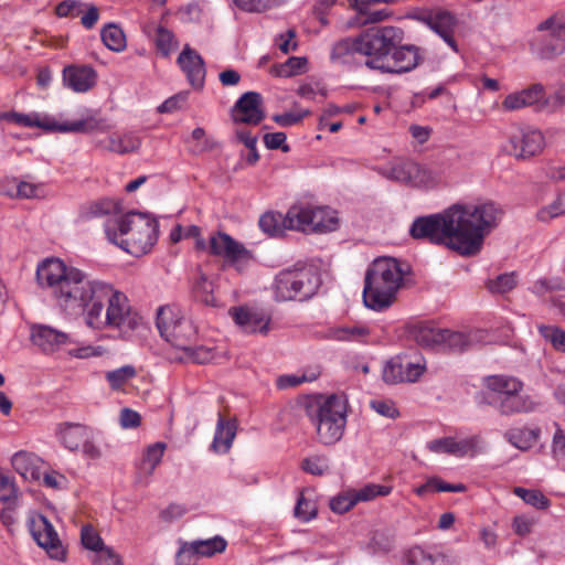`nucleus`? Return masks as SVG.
I'll list each match as a JSON object with an SVG mask.
<instances>
[{
	"mask_svg": "<svg viewBox=\"0 0 565 565\" xmlns=\"http://www.w3.org/2000/svg\"><path fill=\"white\" fill-rule=\"evenodd\" d=\"M262 102V96L257 92L243 94L232 109L234 121L258 125L265 118Z\"/></svg>",
	"mask_w": 565,
	"mask_h": 565,
	"instance_id": "nucleus-22",
	"label": "nucleus"
},
{
	"mask_svg": "<svg viewBox=\"0 0 565 565\" xmlns=\"http://www.w3.org/2000/svg\"><path fill=\"white\" fill-rule=\"evenodd\" d=\"M502 216V209L493 201L457 203L441 213L415 218L409 234L415 239L472 256L480 252L484 237L499 225Z\"/></svg>",
	"mask_w": 565,
	"mask_h": 565,
	"instance_id": "nucleus-1",
	"label": "nucleus"
},
{
	"mask_svg": "<svg viewBox=\"0 0 565 565\" xmlns=\"http://www.w3.org/2000/svg\"><path fill=\"white\" fill-rule=\"evenodd\" d=\"M555 433L552 439V452L554 457H565V430L559 426L558 423L553 424Z\"/></svg>",
	"mask_w": 565,
	"mask_h": 565,
	"instance_id": "nucleus-59",
	"label": "nucleus"
},
{
	"mask_svg": "<svg viewBox=\"0 0 565 565\" xmlns=\"http://www.w3.org/2000/svg\"><path fill=\"white\" fill-rule=\"evenodd\" d=\"M409 565H433V553L426 552L422 547H414L408 553Z\"/></svg>",
	"mask_w": 565,
	"mask_h": 565,
	"instance_id": "nucleus-62",
	"label": "nucleus"
},
{
	"mask_svg": "<svg viewBox=\"0 0 565 565\" xmlns=\"http://www.w3.org/2000/svg\"><path fill=\"white\" fill-rule=\"evenodd\" d=\"M295 515L303 521H309L316 515V507L301 494L295 507Z\"/></svg>",
	"mask_w": 565,
	"mask_h": 565,
	"instance_id": "nucleus-56",
	"label": "nucleus"
},
{
	"mask_svg": "<svg viewBox=\"0 0 565 565\" xmlns=\"http://www.w3.org/2000/svg\"><path fill=\"white\" fill-rule=\"evenodd\" d=\"M141 146V139L135 132L113 134L107 139L104 148L110 152L126 154L137 151Z\"/></svg>",
	"mask_w": 565,
	"mask_h": 565,
	"instance_id": "nucleus-30",
	"label": "nucleus"
},
{
	"mask_svg": "<svg viewBox=\"0 0 565 565\" xmlns=\"http://www.w3.org/2000/svg\"><path fill=\"white\" fill-rule=\"evenodd\" d=\"M443 344H440V350L460 353L466 351L471 342L469 337L459 331H451L448 329H443Z\"/></svg>",
	"mask_w": 565,
	"mask_h": 565,
	"instance_id": "nucleus-36",
	"label": "nucleus"
},
{
	"mask_svg": "<svg viewBox=\"0 0 565 565\" xmlns=\"http://www.w3.org/2000/svg\"><path fill=\"white\" fill-rule=\"evenodd\" d=\"M355 53L360 54L359 36L355 39L345 38L333 44L330 58L334 63L347 64Z\"/></svg>",
	"mask_w": 565,
	"mask_h": 565,
	"instance_id": "nucleus-34",
	"label": "nucleus"
},
{
	"mask_svg": "<svg viewBox=\"0 0 565 565\" xmlns=\"http://www.w3.org/2000/svg\"><path fill=\"white\" fill-rule=\"evenodd\" d=\"M430 451L437 455H449L455 457H475L481 452V443L478 437L468 438L443 437L427 444Z\"/></svg>",
	"mask_w": 565,
	"mask_h": 565,
	"instance_id": "nucleus-18",
	"label": "nucleus"
},
{
	"mask_svg": "<svg viewBox=\"0 0 565 565\" xmlns=\"http://www.w3.org/2000/svg\"><path fill=\"white\" fill-rule=\"evenodd\" d=\"M416 343L423 348L438 349L443 344V329L429 326H418L413 331Z\"/></svg>",
	"mask_w": 565,
	"mask_h": 565,
	"instance_id": "nucleus-33",
	"label": "nucleus"
},
{
	"mask_svg": "<svg viewBox=\"0 0 565 565\" xmlns=\"http://www.w3.org/2000/svg\"><path fill=\"white\" fill-rule=\"evenodd\" d=\"M104 228L110 243L136 257L149 253L159 234V224L154 217L135 211L108 218Z\"/></svg>",
	"mask_w": 565,
	"mask_h": 565,
	"instance_id": "nucleus-3",
	"label": "nucleus"
},
{
	"mask_svg": "<svg viewBox=\"0 0 565 565\" xmlns=\"http://www.w3.org/2000/svg\"><path fill=\"white\" fill-rule=\"evenodd\" d=\"M466 489L463 483H449L440 478H430L416 489V493L423 495L427 492H465Z\"/></svg>",
	"mask_w": 565,
	"mask_h": 565,
	"instance_id": "nucleus-39",
	"label": "nucleus"
},
{
	"mask_svg": "<svg viewBox=\"0 0 565 565\" xmlns=\"http://www.w3.org/2000/svg\"><path fill=\"white\" fill-rule=\"evenodd\" d=\"M536 30L547 32L535 39V50L541 58L551 60L565 52V10L553 13Z\"/></svg>",
	"mask_w": 565,
	"mask_h": 565,
	"instance_id": "nucleus-13",
	"label": "nucleus"
},
{
	"mask_svg": "<svg viewBox=\"0 0 565 565\" xmlns=\"http://www.w3.org/2000/svg\"><path fill=\"white\" fill-rule=\"evenodd\" d=\"M403 282V271L396 259L382 257L375 259L364 277L363 302L365 307L384 311L396 300V294Z\"/></svg>",
	"mask_w": 565,
	"mask_h": 565,
	"instance_id": "nucleus-4",
	"label": "nucleus"
},
{
	"mask_svg": "<svg viewBox=\"0 0 565 565\" xmlns=\"http://www.w3.org/2000/svg\"><path fill=\"white\" fill-rule=\"evenodd\" d=\"M31 341L43 352H54L61 347L72 343L71 337L67 333L44 324L32 327Z\"/></svg>",
	"mask_w": 565,
	"mask_h": 565,
	"instance_id": "nucleus-24",
	"label": "nucleus"
},
{
	"mask_svg": "<svg viewBox=\"0 0 565 565\" xmlns=\"http://www.w3.org/2000/svg\"><path fill=\"white\" fill-rule=\"evenodd\" d=\"M371 330L364 324H354L334 328L329 331V338L337 341H350L365 343Z\"/></svg>",
	"mask_w": 565,
	"mask_h": 565,
	"instance_id": "nucleus-32",
	"label": "nucleus"
},
{
	"mask_svg": "<svg viewBox=\"0 0 565 565\" xmlns=\"http://www.w3.org/2000/svg\"><path fill=\"white\" fill-rule=\"evenodd\" d=\"M392 492V487L369 483L360 489H348L330 501V508L335 513H345L359 502H367L377 497H385Z\"/></svg>",
	"mask_w": 565,
	"mask_h": 565,
	"instance_id": "nucleus-16",
	"label": "nucleus"
},
{
	"mask_svg": "<svg viewBox=\"0 0 565 565\" xmlns=\"http://www.w3.org/2000/svg\"><path fill=\"white\" fill-rule=\"evenodd\" d=\"M260 230L270 235L279 236L284 234L285 230H290L287 224V214L284 216L281 213L266 212L259 218Z\"/></svg>",
	"mask_w": 565,
	"mask_h": 565,
	"instance_id": "nucleus-35",
	"label": "nucleus"
},
{
	"mask_svg": "<svg viewBox=\"0 0 565 565\" xmlns=\"http://www.w3.org/2000/svg\"><path fill=\"white\" fill-rule=\"evenodd\" d=\"M488 392L484 394L487 404L492 405L511 393H521L523 383L508 375H491L486 379Z\"/></svg>",
	"mask_w": 565,
	"mask_h": 565,
	"instance_id": "nucleus-25",
	"label": "nucleus"
},
{
	"mask_svg": "<svg viewBox=\"0 0 565 565\" xmlns=\"http://www.w3.org/2000/svg\"><path fill=\"white\" fill-rule=\"evenodd\" d=\"M58 441L70 451L89 458L106 456L98 435L93 428L79 423H60L55 429Z\"/></svg>",
	"mask_w": 565,
	"mask_h": 565,
	"instance_id": "nucleus-9",
	"label": "nucleus"
},
{
	"mask_svg": "<svg viewBox=\"0 0 565 565\" xmlns=\"http://www.w3.org/2000/svg\"><path fill=\"white\" fill-rule=\"evenodd\" d=\"M29 531L39 546L46 550L55 559H63L65 551L52 523L41 513H30L28 518Z\"/></svg>",
	"mask_w": 565,
	"mask_h": 565,
	"instance_id": "nucleus-15",
	"label": "nucleus"
},
{
	"mask_svg": "<svg viewBox=\"0 0 565 565\" xmlns=\"http://www.w3.org/2000/svg\"><path fill=\"white\" fill-rule=\"evenodd\" d=\"M81 540L84 547L94 551L96 554L105 548L102 537L90 525L82 527Z\"/></svg>",
	"mask_w": 565,
	"mask_h": 565,
	"instance_id": "nucleus-49",
	"label": "nucleus"
},
{
	"mask_svg": "<svg viewBox=\"0 0 565 565\" xmlns=\"http://www.w3.org/2000/svg\"><path fill=\"white\" fill-rule=\"evenodd\" d=\"M0 120L12 122L26 128H42L47 131L61 132H92L98 122L94 118L75 120L72 122L57 124L49 118H41L36 113L4 111L0 114Z\"/></svg>",
	"mask_w": 565,
	"mask_h": 565,
	"instance_id": "nucleus-12",
	"label": "nucleus"
},
{
	"mask_svg": "<svg viewBox=\"0 0 565 565\" xmlns=\"http://www.w3.org/2000/svg\"><path fill=\"white\" fill-rule=\"evenodd\" d=\"M154 43L157 50L164 57H168L178 45L174 34L170 30L161 25L157 28Z\"/></svg>",
	"mask_w": 565,
	"mask_h": 565,
	"instance_id": "nucleus-42",
	"label": "nucleus"
},
{
	"mask_svg": "<svg viewBox=\"0 0 565 565\" xmlns=\"http://www.w3.org/2000/svg\"><path fill=\"white\" fill-rule=\"evenodd\" d=\"M339 220L329 207L294 205L287 212L290 230L327 233L337 230Z\"/></svg>",
	"mask_w": 565,
	"mask_h": 565,
	"instance_id": "nucleus-11",
	"label": "nucleus"
},
{
	"mask_svg": "<svg viewBox=\"0 0 565 565\" xmlns=\"http://www.w3.org/2000/svg\"><path fill=\"white\" fill-rule=\"evenodd\" d=\"M228 313L245 333L267 334L269 331L271 317L263 309L241 306L231 308Z\"/></svg>",
	"mask_w": 565,
	"mask_h": 565,
	"instance_id": "nucleus-19",
	"label": "nucleus"
},
{
	"mask_svg": "<svg viewBox=\"0 0 565 565\" xmlns=\"http://www.w3.org/2000/svg\"><path fill=\"white\" fill-rule=\"evenodd\" d=\"M403 375L406 382L417 381L424 373L425 366L418 362L403 361L402 360Z\"/></svg>",
	"mask_w": 565,
	"mask_h": 565,
	"instance_id": "nucleus-63",
	"label": "nucleus"
},
{
	"mask_svg": "<svg viewBox=\"0 0 565 565\" xmlns=\"http://www.w3.org/2000/svg\"><path fill=\"white\" fill-rule=\"evenodd\" d=\"M156 323L161 337L182 351L190 349L196 337L195 327L181 315L177 306L159 307Z\"/></svg>",
	"mask_w": 565,
	"mask_h": 565,
	"instance_id": "nucleus-10",
	"label": "nucleus"
},
{
	"mask_svg": "<svg viewBox=\"0 0 565 565\" xmlns=\"http://www.w3.org/2000/svg\"><path fill=\"white\" fill-rule=\"evenodd\" d=\"M513 493L521 498L526 504L539 510H546L551 505L550 499H547L540 490L515 487L513 489Z\"/></svg>",
	"mask_w": 565,
	"mask_h": 565,
	"instance_id": "nucleus-41",
	"label": "nucleus"
},
{
	"mask_svg": "<svg viewBox=\"0 0 565 565\" xmlns=\"http://www.w3.org/2000/svg\"><path fill=\"white\" fill-rule=\"evenodd\" d=\"M562 215H565V198L562 194H558L551 204L543 206L536 213L537 220L544 223Z\"/></svg>",
	"mask_w": 565,
	"mask_h": 565,
	"instance_id": "nucleus-44",
	"label": "nucleus"
},
{
	"mask_svg": "<svg viewBox=\"0 0 565 565\" xmlns=\"http://www.w3.org/2000/svg\"><path fill=\"white\" fill-rule=\"evenodd\" d=\"M83 4L76 0H65L57 4L55 12L58 17H77L82 12Z\"/></svg>",
	"mask_w": 565,
	"mask_h": 565,
	"instance_id": "nucleus-64",
	"label": "nucleus"
},
{
	"mask_svg": "<svg viewBox=\"0 0 565 565\" xmlns=\"http://www.w3.org/2000/svg\"><path fill=\"white\" fill-rule=\"evenodd\" d=\"M188 95H189L188 92H181V93H178V94L171 96L170 98L164 100L158 107V111L159 113H172L178 109H181L188 99Z\"/></svg>",
	"mask_w": 565,
	"mask_h": 565,
	"instance_id": "nucleus-57",
	"label": "nucleus"
},
{
	"mask_svg": "<svg viewBox=\"0 0 565 565\" xmlns=\"http://www.w3.org/2000/svg\"><path fill=\"white\" fill-rule=\"evenodd\" d=\"M519 94L524 99L527 107L536 106L537 109L542 110L548 106V100H546L545 96V88L542 84H533L530 87L520 90Z\"/></svg>",
	"mask_w": 565,
	"mask_h": 565,
	"instance_id": "nucleus-40",
	"label": "nucleus"
},
{
	"mask_svg": "<svg viewBox=\"0 0 565 565\" xmlns=\"http://www.w3.org/2000/svg\"><path fill=\"white\" fill-rule=\"evenodd\" d=\"M375 1L362 0L359 7L360 13L365 17V21L375 23L383 21L388 17L386 10H371L370 6L375 4Z\"/></svg>",
	"mask_w": 565,
	"mask_h": 565,
	"instance_id": "nucleus-55",
	"label": "nucleus"
},
{
	"mask_svg": "<svg viewBox=\"0 0 565 565\" xmlns=\"http://www.w3.org/2000/svg\"><path fill=\"white\" fill-rule=\"evenodd\" d=\"M210 253L222 257L226 264L243 271L254 260L253 253L242 243L224 232H217L210 237Z\"/></svg>",
	"mask_w": 565,
	"mask_h": 565,
	"instance_id": "nucleus-14",
	"label": "nucleus"
},
{
	"mask_svg": "<svg viewBox=\"0 0 565 565\" xmlns=\"http://www.w3.org/2000/svg\"><path fill=\"white\" fill-rule=\"evenodd\" d=\"M402 358H392L383 367L382 377L387 384H398L406 382L403 375Z\"/></svg>",
	"mask_w": 565,
	"mask_h": 565,
	"instance_id": "nucleus-46",
	"label": "nucleus"
},
{
	"mask_svg": "<svg viewBox=\"0 0 565 565\" xmlns=\"http://www.w3.org/2000/svg\"><path fill=\"white\" fill-rule=\"evenodd\" d=\"M196 548L193 542L183 543L175 555L177 565H196L199 561Z\"/></svg>",
	"mask_w": 565,
	"mask_h": 565,
	"instance_id": "nucleus-51",
	"label": "nucleus"
},
{
	"mask_svg": "<svg viewBox=\"0 0 565 565\" xmlns=\"http://www.w3.org/2000/svg\"><path fill=\"white\" fill-rule=\"evenodd\" d=\"M93 562L95 565H124L119 555L109 547H105L98 554H95Z\"/></svg>",
	"mask_w": 565,
	"mask_h": 565,
	"instance_id": "nucleus-61",
	"label": "nucleus"
},
{
	"mask_svg": "<svg viewBox=\"0 0 565 565\" xmlns=\"http://www.w3.org/2000/svg\"><path fill=\"white\" fill-rule=\"evenodd\" d=\"M137 372L132 365H124L116 370L106 373V380L108 381L113 390H119L129 380L136 376Z\"/></svg>",
	"mask_w": 565,
	"mask_h": 565,
	"instance_id": "nucleus-45",
	"label": "nucleus"
},
{
	"mask_svg": "<svg viewBox=\"0 0 565 565\" xmlns=\"http://www.w3.org/2000/svg\"><path fill=\"white\" fill-rule=\"evenodd\" d=\"M177 63L193 89L202 90L206 76V67L203 57L186 44L179 54Z\"/></svg>",
	"mask_w": 565,
	"mask_h": 565,
	"instance_id": "nucleus-20",
	"label": "nucleus"
},
{
	"mask_svg": "<svg viewBox=\"0 0 565 565\" xmlns=\"http://www.w3.org/2000/svg\"><path fill=\"white\" fill-rule=\"evenodd\" d=\"M512 153L518 159H530L540 154L545 147L543 134L532 127H518L510 137Z\"/></svg>",
	"mask_w": 565,
	"mask_h": 565,
	"instance_id": "nucleus-17",
	"label": "nucleus"
},
{
	"mask_svg": "<svg viewBox=\"0 0 565 565\" xmlns=\"http://www.w3.org/2000/svg\"><path fill=\"white\" fill-rule=\"evenodd\" d=\"M199 557H212L215 554L223 553L226 550L227 542L222 536H214L207 540L192 541Z\"/></svg>",
	"mask_w": 565,
	"mask_h": 565,
	"instance_id": "nucleus-38",
	"label": "nucleus"
},
{
	"mask_svg": "<svg viewBox=\"0 0 565 565\" xmlns=\"http://www.w3.org/2000/svg\"><path fill=\"white\" fill-rule=\"evenodd\" d=\"M36 280L51 291L62 308L82 312L92 329L100 322V313L115 288L104 280L87 279L85 273L67 267L57 258H49L38 265Z\"/></svg>",
	"mask_w": 565,
	"mask_h": 565,
	"instance_id": "nucleus-2",
	"label": "nucleus"
},
{
	"mask_svg": "<svg viewBox=\"0 0 565 565\" xmlns=\"http://www.w3.org/2000/svg\"><path fill=\"white\" fill-rule=\"evenodd\" d=\"M237 423L235 419H225L221 414L216 423L214 438L211 445L217 455H225L232 447L236 436Z\"/></svg>",
	"mask_w": 565,
	"mask_h": 565,
	"instance_id": "nucleus-28",
	"label": "nucleus"
},
{
	"mask_svg": "<svg viewBox=\"0 0 565 565\" xmlns=\"http://www.w3.org/2000/svg\"><path fill=\"white\" fill-rule=\"evenodd\" d=\"M307 65L306 57L292 56L289 57L284 64L280 65L279 75L289 77L300 74L305 71Z\"/></svg>",
	"mask_w": 565,
	"mask_h": 565,
	"instance_id": "nucleus-52",
	"label": "nucleus"
},
{
	"mask_svg": "<svg viewBox=\"0 0 565 565\" xmlns=\"http://www.w3.org/2000/svg\"><path fill=\"white\" fill-rule=\"evenodd\" d=\"M263 140L267 149H281L284 152H289L290 150V147L286 143L287 136L285 132L277 131L265 134Z\"/></svg>",
	"mask_w": 565,
	"mask_h": 565,
	"instance_id": "nucleus-54",
	"label": "nucleus"
},
{
	"mask_svg": "<svg viewBox=\"0 0 565 565\" xmlns=\"http://www.w3.org/2000/svg\"><path fill=\"white\" fill-rule=\"evenodd\" d=\"M404 32L396 26H373L359 35L360 54L367 56L365 65L381 71L395 46L403 41Z\"/></svg>",
	"mask_w": 565,
	"mask_h": 565,
	"instance_id": "nucleus-7",
	"label": "nucleus"
},
{
	"mask_svg": "<svg viewBox=\"0 0 565 565\" xmlns=\"http://www.w3.org/2000/svg\"><path fill=\"white\" fill-rule=\"evenodd\" d=\"M17 193L22 199L40 198L43 193V185L26 181H20L17 185Z\"/></svg>",
	"mask_w": 565,
	"mask_h": 565,
	"instance_id": "nucleus-58",
	"label": "nucleus"
},
{
	"mask_svg": "<svg viewBox=\"0 0 565 565\" xmlns=\"http://www.w3.org/2000/svg\"><path fill=\"white\" fill-rule=\"evenodd\" d=\"M516 285L514 273L499 275L495 279L489 280L487 287L492 294H505Z\"/></svg>",
	"mask_w": 565,
	"mask_h": 565,
	"instance_id": "nucleus-48",
	"label": "nucleus"
},
{
	"mask_svg": "<svg viewBox=\"0 0 565 565\" xmlns=\"http://www.w3.org/2000/svg\"><path fill=\"white\" fill-rule=\"evenodd\" d=\"M303 409L323 444H334L342 437L347 423L343 398L337 395L309 397L305 401Z\"/></svg>",
	"mask_w": 565,
	"mask_h": 565,
	"instance_id": "nucleus-5",
	"label": "nucleus"
},
{
	"mask_svg": "<svg viewBox=\"0 0 565 565\" xmlns=\"http://www.w3.org/2000/svg\"><path fill=\"white\" fill-rule=\"evenodd\" d=\"M97 74L87 65H70L63 70V83L76 93H85L96 84Z\"/></svg>",
	"mask_w": 565,
	"mask_h": 565,
	"instance_id": "nucleus-26",
	"label": "nucleus"
},
{
	"mask_svg": "<svg viewBox=\"0 0 565 565\" xmlns=\"http://www.w3.org/2000/svg\"><path fill=\"white\" fill-rule=\"evenodd\" d=\"M541 334L548 339L557 350L565 351V331L556 327L543 326L540 328Z\"/></svg>",
	"mask_w": 565,
	"mask_h": 565,
	"instance_id": "nucleus-53",
	"label": "nucleus"
},
{
	"mask_svg": "<svg viewBox=\"0 0 565 565\" xmlns=\"http://www.w3.org/2000/svg\"><path fill=\"white\" fill-rule=\"evenodd\" d=\"M536 405L537 404L529 395L511 393L491 406H493L501 415L510 416L533 412Z\"/></svg>",
	"mask_w": 565,
	"mask_h": 565,
	"instance_id": "nucleus-29",
	"label": "nucleus"
},
{
	"mask_svg": "<svg viewBox=\"0 0 565 565\" xmlns=\"http://www.w3.org/2000/svg\"><path fill=\"white\" fill-rule=\"evenodd\" d=\"M196 299L205 306L216 307L217 301L213 295L212 284L205 278H201L195 286Z\"/></svg>",
	"mask_w": 565,
	"mask_h": 565,
	"instance_id": "nucleus-50",
	"label": "nucleus"
},
{
	"mask_svg": "<svg viewBox=\"0 0 565 565\" xmlns=\"http://www.w3.org/2000/svg\"><path fill=\"white\" fill-rule=\"evenodd\" d=\"M425 21L433 31H435L454 51L457 52V43L454 39V29L457 21L452 13L446 10H440L429 14Z\"/></svg>",
	"mask_w": 565,
	"mask_h": 565,
	"instance_id": "nucleus-27",
	"label": "nucleus"
},
{
	"mask_svg": "<svg viewBox=\"0 0 565 565\" xmlns=\"http://www.w3.org/2000/svg\"><path fill=\"white\" fill-rule=\"evenodd\" d=\"M419 49L415 45H402L393 49L387 61L381 64V72L406 73L414 70L420 62Z\"/></svg>",
	"mask_w": 565,
	"mask_h": 565,
	"instance_id": "nucleus-23",
	"label": "nucleus"
},
{
	"mask_svg": "<svg viewBox=\"0 0 565 565\" xmlns=\"http://www.w3.org/2000/svg\"><path fill=\"white\" fill-rule=\"evenodd\" d=\"M382 174L388 180L416 186L426 183L430 178L427 169L411 160L395 162L384 168Z\"/></svg>",
	"mask_w": 565,
	"mask_h": 565,
	"instance_id": "nucleus-21",
	"label": "nucleus"
},
{
	"mask_svg": "<svg viewBox=\"0 0 565 565\" xmlns=\"http://www.w3.org/2000/svg\"><path fill=\"white\" fill-rule=\"evenodd\" d=\"M233 2L243 11L263 13L281 6L285 0H233Z\"/></svg>",
	"mask_w": 565,
	"mask_h": 565,
	"instance_id": "nucleus-43",
	"label": "nucleus"
},
{
	"mask_svg": "<svg viewBox=\"0 0 565 565\" xmlns=\"http://www.w3.org/2000/svg\"><path fill=\"white\" fill-rule=\"evenodd\" d=\"M541 429L534 428H511L505 433L507 440L515 448L527 450L537 444Z\"/></svg>",
	"mask_w": 565,
	"mask_h": 565,
	"instance_id": "nucleus-31",
	"label": "nucleus"
},
{
	"mask_svg": "<svg viewBox=\"0 0 565 565\" xmlns=\"http://www.w3.org/2000/svg\"><path fill=\"white\" fill-rule=\"evenodd\" d=\"M120 204L111 199H102L89 204L87 216L99 217L111 213H119Z\"/></svg>",
	"mask_w": 565,
	"mask_h": 565,
	"instance_id": "nucleus-47",
	"label": "nucleus"
},
{
	"mask_svg": "<svg viewBox=\"0 0 565 565\" xmlns=\"http://www.w3.org/2000/svg\"><path fill=\"white\" fill-rule=\"evenodd\" d=\"M320 285V275L313 267L284 269L275 278V298L278 301H303L316 295Z\"/></svg>",
	"mask_w": 565,
	"mask_h": 565,
	"instance_id": "nucleus-6",
	"label": "nucleus"
},
{
	"mask_svg": "<svg viewBox=\"0 0 565 565\" xmlns=\"http://www.w3.org/2000/svg\"><path fill=\"white\" fill-rule=\"evenodd\" d=\"M141 323L142 318L131 308L128 297L122 291L114 288L104 311L100 313V322L94 324L93 329H114L127 337L138 329Z\"/></svg>",
	"mask_w": 565,
	"mask_h": 565,
	"instance_id": "nucleus-8",
	"label": "nucleus"
},
{
	"mask_svg": "<svg viewBox=\"0 0 565 565\" xmlns=\"http://www.w3.org/2000/svg\"><path fill=\"white\" fill-rule=\"evenodd\" d=\"M103 43L114 52H121L126 49V36L124 31L115 23H109L100 32Z\"/></svg>",
	"mask_w": 565,
	"mask_h": 565,
	"instance_id": "nucleus-37",
	"label": "nucleus"
},
{
	"mask_svg": "<svg viewBox=\"0 0 565 565\" xmlns=\"http://www.w3.org/2000/svg\"><path fill=\"white\" fill-rule=\"evenodd\" d=\"M370 405L372 409H374L377 414L385 416L387 418H395L398 416V411L392 401L374 399L371 401Z\"/></svg>",
	"mask_w": 565,
	"mask_h": 565,
	"instance_id": "nucleus-60",
	"label": "nucleus"
}]
</instances>
